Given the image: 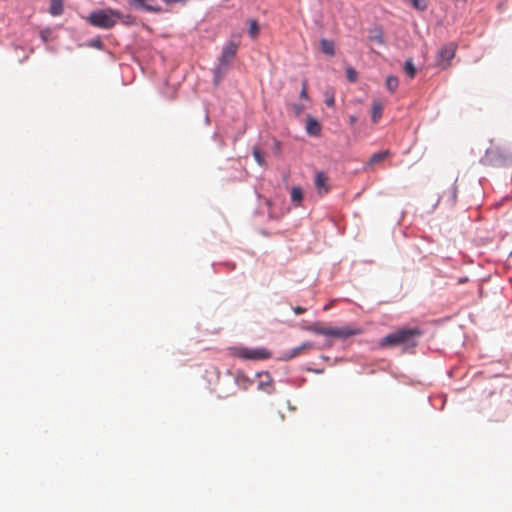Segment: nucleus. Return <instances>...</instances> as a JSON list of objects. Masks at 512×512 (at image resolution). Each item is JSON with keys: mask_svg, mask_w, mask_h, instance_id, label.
<instances>
[{"mask_svg": "<svg viewBox=\"0 0 512 512\" xmlns=\"http://www.w3.org/2000/svg\"><path fill=\"white\" fill-rule=\"evenodd\" d=\"M423 331L418 328H401L383 337L379 344L381 347H397L401 346L404 351L417 346L418 339L422 336Z\"/></svg>", "mask_w": 512, "mask_h": 512, "instance_id": "nucleus-1", "label": "nucleus"}, {"mask_svg": "<svg viewBox=\"0 0 512 512\" xmlns=\"http://www.w3.org/2000/svg\"><path fill=\"white\" fill-rule=\"evenodd\" d=\"M121 13L113 9H97L92 11L87 17V21L94 27L102 29H111L115 26V18H120Z\"/></svg>", "mask_w": 512, "mask_h": 512, "instance_id": "nucleus-2", "label": "nucleus"}, {"mask_svg": "<svg viewBox=\"0 0 512 512\" xmlns=\"http://www.w3.org/2000/svg\"><path fill=\"white\" fill-rule=\"evenodd\" d=\"M308 331H311L318 335L324 336H332L336 338L346 339L348 337L358 335L361 333V329L359 328H351V327H342V328H333V327H325L321 323L316 322L307 327Z\"/></svg>", "mask_w": 512, "mask_h": 512, "instance_id": "nucleus-3", "label": "nucleus"}, {"mask_svg": "<svg viewBox=\"0 0 512 512\" xmlns=\"http://www.w3.org/2000/svg\"><path fill=\"white\" fill-rule=\"evenodd\" d=\"M238 50V45L233 42L229 41L225 44V46L222 49L221 56L219 58V63L214 69V80L218 81L228 70V67L232 61V59L235 57Z\"/></svg>", "mask_w": 512, "mask_h": 512, "instance_id": "nucleus-4", "label": "nucleus"}, {"mask_svg": "<svg viewBox=\"0 0 512 512\" xmlns=\"http://www.w3.org/2000/svg\"><path fill=\"white\" fill-rule=\"evenodd\" d=\"M236 355L246 360H265L271 357V352L263 347L258 348H239Z\"/></svg>", "mask_w": 512, "mask_h": 512, "instance_id": "nucleus-5", "label": "nucleus"}, {"mask_svg": "<svg viewBox=\"0 0 512 512\" xmlns=\"http://www.w3.org/2000/svg\"><path fill=\"white\" fill-rule=\"evenodd\" d=\"M456 46L449 43L443 46L437 53L436 65L441 69H446L450 66V61L454 58Z\"/></svg>", "mask_w": 512, "mask_h": 512, "instance_id": "nucleus-6", "label": "nucleus"}, {"mask_svg": "<svg viewBox=\"0 0 512 512\" xmlns=\"http://www.w3.org/2000/svg\"><path fill=\"white\" fill-rule=\"evenodd\" d=\"M313 348H314V344L312 342H304L300 346H297V347L285 352L283 354V356L281 357V359L285 360V361H289V360H291V359H293V358H295Z\"/></svg>", "mask_w": 512, "mask_h": 512, "instance_id": "nucleus-7", "label": "nucleus"}, {"mask_svg": "<svg viewBox=\"0 0 512 512\" xmlns=\"http://www.w3.org/2000/svg\"><path fill=\"white\" fill-rule=\"evenodd\" d=\"M329 178L324 172H317L315 175V187L319 195H325L330 191Z\"/></svg>", "mask_w": 512, "mask_h": 512, "instance_id": "nucleus-8", "label": "nucleus"}, {"mask_svg": "<svg viewBox=\"0 0 512 512\" xmlns=\"http://www.w3.org/2000/svg\"><path fill=\"white\" fill-rule=\"evenodd\" d=\"M504 161L505 158L499 155V149L496 147L488 149L483 159L484 163L493 165L502 164Z\"/></svg>", "mask_w": 512, "mask_h": 512, "instance_id": "nucleus-9", "label": "nucleus"}, {"mask_svg": "<svg viewBox=\"0 0 512 512\" xmlns=\"http://www.w3.org/2000/svg\"><path fill=\"white\" fill-rule=\"evenodd\" d=\"M131 1H132V5L136 9H142L144 11L153 12V13H162L163 12V8L161 6L148 4L145 2V0H131Z\"/></svg>", "mask_w": 512, "mask_h": 512, "instance_id": "nucleus-10", "label": "nucleus"}, {"mask_svg": "<svg viewBox=\"0 0 512 512\" xmlns=\"http://www.w3.org/2000/svg\"><path fill=\"white\" fill-rule=\"evenodd\" d=\"M384 104L381 100H374L371 106V118L372 122L376 124L382 117Z\"/></svg>", "mask_w": 512, "mask_h": 512, "instance_id": "nucleus-11", "label": "nucleus"}, {"mask_svg": "<svg viewBox=\"0 0 512 512\" xmlns=\"http://www.w3.org/2000/svg\"><path fill=\"white\" fill-rule=\"evenodd\" d=\"M306 131L311 136H319L321 132V125L316 119L308 118Z\"/></svg>", "mask_w": 512, "mask_h": 512, "instance_id": "nucleus-12", "label": "nucleus"}, {"mask_svg": "<svg viewBox=\"0 0 512 512\" xmlns=\"http://www.w3.org/2000/svg\"><path fill=\"white\" fill-rule=\"evenodd\" d=\"M320 49L321 52L325 55L333 57L335 55L334 42L332 40H328L326 38H322L320 40Z\"/></svg>", "mask_w": 512, "mask_h": 512, "instance_id": "nucleus-13", "label": "nucleus"}, {"mask_svg": "<svg viewBox=\"0 0 512 512\" xmlns=\"http://www.w3.org/2000/svg\"><path fill=\"white\" fill-rule=\"evenodd\" d=\"M369 40L376 42L380 45L384 44L383 30L380 26H375L369 30Z\"/></svg>", "mask_w": 512, "mask_h": 512, "instance_id": "nucleus-14", "label": "nucleus"}, {"mask_svg": "<svg viewBox=\"0 0 512 512\" xmlns=\"http://www.w3.org/2000/svg\"><path fill=\"white\" fill-rule=\"evenodd\" d=\"M49 12L53 16H59L63 13V0H50Z\"/></svg>", "mask_w": 512, "mask_h": 512, "instance_id": "nucleus-15", "label": "nucleus"}, {"mask_svg": "<svg viewBox=\"0 0 512 512\" xmlns=\"http://www.w3.org/2000/svg\"><path fill=\"white\" fill-rule=\"evenodd\" d=\"M259 31H260V27H259L258 21L255 19H250L249 20V30H248L249 36L252 39H255L258 36Z\"/></svg>", "mask_w": 512, "mask_h": 512, "instance_id": "nucleus-16", "label": "nucleus"}, {"mask_svg": "<svg viewBox=\"0 0 512 512\" xmlns=\"http://www.w3.org/2000/svg\"><path fill=\"white\" fill-rule=\"evenodd\" d=\"M389 154H390V152L388 150L374 153L370 157L369 164L370 165L376 164V163L386 159L389 156Z\"/></svg>", "mask_w": 512, "mask_h": 512, "instance_id": "nucleus-17", "label": "nucleus"}, {"mask_svg": "<svg viewBox=\"0 0 512 512\" xmlns=\"http://www.w3.org/2000/svg\"><path fill=\"white\" fill-rule=\"evenodd\" d=\"M266 380H261L258 384L259 389L267 392L272 393L273 391V385L271 383L270 376L268 374L265 375Z\"/></svg>", "mask_w": 512, "mask_h": 512, "instance_id": "nucleus-18", "label": "nucleus"}, {"mask_svg": "<svg viewBox=\"0 0 512 512\" xmlns=\"http://www.w3.org/2000/svg\"><path fill=\"white\" fill-rule=\"evenodd\" d=\"M404 71L410 78H413L416 75V68L412 58H409L405 61Z\"/></svg>", "mask_w": 512, "mask_h": 512, "instance_id": "nucleus-19", "label": "nucleus"}, {"mask_svg": "<svg viewBox=\"0 0 512 512\" xmlns=\"http://www.w3.org/2000/svg\"><path fill=\"white\" fill-rule=\"evenodd\" d=\"M303 199L302 189L298 186H295L291 189V200L294 203L300 204Z\"/></svg>", "mask_w": 512, "mask_h": 512, "instance_id": "nucleus-20", "label": "nucleus"}, {"mask_svg": "<svg viewBox=\"0 0 512 512\" xmlns=\"http://www.w3.org/2000/svg\"><path fill=\"white\" fill-rule=\"evenodd\" d=\"M399 84L398 78L395 76H388L386 79V87L390 93H394Z\"/></svg>", "mask_w": 512, "mask_h": 512, "instance_id": "nucleus-21", "label": "nucleus"}, {"mask_svg": "<svg viewBox=\"0 0 512 512\" xmlns=\"http://www.w3.org/2000/svg\"><path fill=\"white\" fill-rule=\"evenodd\" d=\"M87 47L96 48L102 50L104 48V43L99 36L92 38L86 42Z\"/></svg>", "mask_w": 512, "mask_h": 512, "instance_id": "nucleus-22", "label": "nucleus"}, {"mask_svg": "<svg viewBox=\"0 0 512 512\" xmlns=\"http://www.w3.org/2000/svg\"><path fill=\"white\" fill-rule=\"evenodd\" d=\"M253 156H254L255 161H256L260 166L265 165V157H264V153H263V152H262L258 147H254V148H253Z\"/></svg>", "mask_w": 512, "mask_h": 512, "instance_id": "nucleus-23", "label": "nucleus"}, {"mask_svg": "<svg viewBox=\"0 0 512 512\" xmlns=\"http://www.w3.org/2000/svg\"><path fill=\"white\" fill-rule=\"evenodd\" d=\"M357 76L358 73L353 67L349 66L346 68V77L349 82H355L357 80Z\"/></svg>", "mask_w": 512, "mask_h": 512, "instance_id": "nucleus-24", "label": "nucleus"}, {"mask_svg": "<svg viewBox=\"0 0 512 512\" xmlns=\"http://www.w3.org/2000/svg\"><path fill=\"white\" fill-rule=\"evenodd\" d=\"M411 3L418 11H424L427 9V3L425 0H411Z\"/></svg>", "mask_w": 512, "mask_h": 512, "instance_id": "nucleus-25", "label": "nucleus"}, {"mask_svg": "<svg viewBox=\"0 0 512 512\" xmlns=\"http://www.w3.org/2000/svg\"><path fill=\"white\" fill-rule=\"evenodd\" d=\"M293 311L295 312V314L299 315V314L304 313L306 311V309L303 307L297 306V307L293 308Z\"/></svg>", "mask_w": 512, "mask_h": 512, "instance_id": "nucleus-26", "label": "nucleus"}, {"mask_svg": "<svg viewBox=\"0 0 512 512\" xmlns=\"http://www.w3.org/2000/svg\"><path fill=\"white\" fill-rule=\"evenodd\" d=\"M50 33L49 30H46V31H41V38L44 42H47L48 40V34Z\"/></svg>", "mask_w": 512, "mask_h": 512, "instance_id": "nucleus-27", "label": "nucleus"}, {"mask_svg": "<svg viewBox=\"0 0 512 512\" xmlns=\"http://www.w3.org/2000/svg\"><path fill=\"white\" fill-rule=\"evenodd\" d=\"M326 105L329 107L334 106V98H326Z\"/></svg>", "mask_w": 512, "mask_h": 512, "instance_id": "nucleus-28", "label": "nucleus"}, {"mask_svg": "<svg viewBox=\"0 0 512 512\" xmlns=\"http://www.w3.org/2000/svg\"><path fill=\"white\" fill-rule=\"evenodd\" d=\"M299 96H308L305 85H303Z\"/></svg>", "mask_w": 512, "mask_h": 512, "instance_id": "nucleus-29", "label": "nucleus"}, {"mask_svg": "<svg viewBox=\"0 0 512 512\" xmlns=\"http://www.w3.org/2000/svg\"><path fill=\"white\" fill-rule=\"evenodd\" d=\"M164 3H166L167 5H172L174 3H176V0H162Z\"/></svg>", "mask_w": 512, "mask_h": 512, "instance_id": "nucleus-30", "label": "nucleus"}, {"mask_svg": "<svg viewBox=\"0 0 512 512\" xmlns=\"http://www.w3.org/2000/svg\"><path fill=\"white\" fill-rule=\"evenodd\" d=\"M187 0H176V3H181L182 5H185Z\"/></svg>", "mask_w": 512, "mask_h": 512, "instance_id": "nucleus-31", "label": "nucleus"}, {"mask_svg": "<svg viewBox=\"0 0 512 512\" xmlns=\"http://www.w3.org/2000/svg\"><path fill=\"white\" fill-rule=\"evenodd\" d=\"M355 121H356V118H355L354 116H351V117H350V123H351V124H354V123H355Z\"/></svg>", "mask_w": 512, "mask_h": 512, "instance_id": "nucleus-32", "label": "nucleus"}, {"mask_svg": "<svg viewBox=\"0 0 512 512\" xmlns=\"http://www.w3.org/2000/svg\"><path fill=\"white\" fill-rule=\"evenodd\" d=\"M329 307H330L329 305H326V306L324 307V310H328V309H329Z\"/></svg>", "mask_w": 512, "mask_h": 512, "instance_id": "nucleus-33", "label": "nucleus"}]
</instances>
